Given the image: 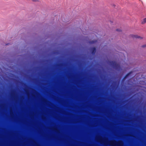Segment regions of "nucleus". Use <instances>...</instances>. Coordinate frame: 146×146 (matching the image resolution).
<instances>
[{"label":"nucleus","mask_w":146,"mask_h":146,"mask_svg":"<svg viewBox=\"0 0 146 146\" xmlns=\"http://www.w3.org/2000/svg\"><path fill=\"white\" fill-rule=\"evenodd\" d=\"M145 23H146V17L143 19V20L141 22V23L143 24Z\"/></svg>","instance_id":"nucleus-7"},{"label":"nucleus","mask_w":146,"mask_h":146,"mask_svg":"<svg viewBox=\"0 0 146 146\" xmlns=\"http://www.w3.org/2000/svg\"><path fill=\"white\" fill-rule=\"evenodd\" d=\"M96 139L98 142L105 145H109L113 146V141H109L108 139L103 138L100 136H97L96 137Z\"/></svg>","instance_id":"nucleus-4"},{"label":"nucleus","mask_w":146,"mask_h":146,"mask_svg":"<svg viewBox=\"0 0 146 146\" xmlns=\"http://www.w3.org/2000/svg\"><path fill=\"white\" fill-rule=\"evenodd\" d=\"M130 74V73H129V74H127V75H126V77H127V76H128L129 74Z\"/></svg>","instance_id":"nucleus-12"},{"label":"nucleus","mask_w":146,"mask_h":146,"mask_svg":"<svg viewBox=\"0 0 146 146\" xmlns=\"http://www.w3.org/2000/svg\"><path fill=\"white\" fill-rule=\"evenodd\" d=\"M93 52H94V51H95V50H96V49L95 48H93Z\"/></svg>","instance_id":"nucleus-10"},{"label":"nucleus","mask_w":146,"mask_h":146,"mask_svg":"<svg viewBox=\"0 0 146 146\" xmlns=\"http://www.w3.org/2000/svg\"><path fill=\"white\" fill-rule=\"evenodd\" d=\"M21 32L24 31V32L20 34V36H50V33H52V31H48L47 32L45 31V29L43 31V36L38 35L36 32H32L31 31L28 30L27 31V29L25 27H23L20 31Z\"/></svg>","instance_id":"nucleus-3"},{"label":"nucleus","mask_w":146,"mask_h":146,"mask_svg":"<svg viewBox=\"0 0 146 146\" xmlns=\"http://www.w3.org/2000/svg\"><path fill=\"white\" fill-rule=\"evenodd\" d=\"M97 35L99 34L94 31L88 34L81 28L74 29L70 32H67L60 28L54 33L52 31L50 36H98Z\"/></svg>","instance_id":"nucleus-1"},{"label":"nucleus","mask_w":146,"mask_h":146,"mask_svg":"<svg viewBox=\"0 0 146 146\" xmlns=\"http://www.w3.org/2000/svg\"><path fill=\"white\" fill-rule=\"evenodd\" d=\"M32 1L33 2H36L38 1V0H32Z\"/></svg>","instance_id":"nucleus-9"},{"label":"nucleus","mask_w":146,"mask_h":146,"mask_svg":"<svg viewBox=\"0 0 146 146\" xmlns=\"http://www.w3.org/2000/svg\"><path fill=\"white\" fill-rule=\"evenodd\" d=\"M115 31L117 32H119L120 33H122V30L121 29L117 28L115 30Z\"/></svg>","instance_id":"nucleus-6"},{"label":"nucleus","mask_w":146,"mask_h":146,"mask_svg":"<svg viewBox=\"0 0 146 146\" xmlns=\"http://www.w3.org/2000/svg\"><path fill=\"white\" fill-rule=\"evenodd\" d=\"M100 36H105V35L103 36H102V35H101Z\"/></svg>","instance_id":"nucleus-13"},{"label":"nucleus","mask_w":146,"mask_h":146,"mask_svg":"<svg viewBox=\"0 0 146 146\" xmlns=\"http://www.w3.org/2000/svg\"><path fill=\"white\" fill-rule=\"evenodd\" d=\"M113 6L115 7V5L114 4H113Z\"/></svg>","instance_id":"nucleus-15"},{"label":"nucleus","mask_w":146,"mask_h":146,"mask_svg":"<svg viewBox=\"0 0 146 146\" xmlns=\"http://www.w3.org/2000/svg\"><path fill=\"white\" fill-rule=\"evenodd\" d=\"M21 32L24 31V32L20 34V36H50V33H52V31H48L47 32L45 31V29L43 31V36L38 35L36 32H32L31 31L28 30L27 31V29L25 27H23L20 31Z\"/></svg>","instance_id":"nucleus-2"},{"label":"nucleus","mask_w":146,"mask_h":146,"mask_svg":"<svg viewBox=\"0 0 146 146\" xmlns=\"http://www.w3.org/2000/svg\"><path fill=\"white\" fill-rule=\"evenodd\" d=\"M123 143L121 141L117 142L115 141H113V146H122Z\"/></svg>","instance_id":"nucleus-5"},{"label":"nucleus","mask_w":146,"mask_h":146,"mask_svg":"<svg viewBox=\"0 0 146 146\" xmlns=\"http://www.w3.org/2000/svg\"><path fill=\"white\" fill-rule=\"evenodd\" d=\"M129 36H136V37H137V36H139L137 35H133V34H131V35H129Z\"/></svg>","instance_id":"nucleus-8"},{"label":"nucleus","mask_w":146,"mask_h":146,"mask_svg":"<svg viewBox=\"0 0 146 146\" xmlns=\"http://www.w3.org/2000/svg\"><path fill=\"white\" fill-rule=\"evenodd\" d=\"M0 36L1 37V36H3V35H1V33H0Z\"/></svg>","instance_id":"nucleus-11"},{"label":"nucleus","mask_w":146,"mask_h":146,"mask_svg":"<svg viewBox=\"0 0 146 146\" xmlns=\"http://www.w3.org/2000/svg\"><path fill=\"white\" fill-rule=\"evenodd\" d=\"M110 21L111 22V23H113V21H111V20H110Z\"/></svg>","instance_id":"nucleus-14"}]
</instances>
